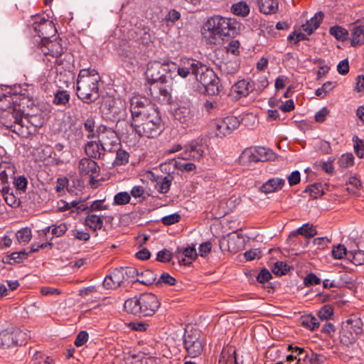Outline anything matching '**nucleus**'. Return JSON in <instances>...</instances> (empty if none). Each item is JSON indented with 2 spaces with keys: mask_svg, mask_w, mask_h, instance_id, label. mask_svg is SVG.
I'll return each instance as SVG.
<instances>
[{
  "mask_svg": "<svg viewBox=\"0 0 364 364\" xmlns=\"http://www.w3.org/2000/svg\"><path fill=\"white\" fill-rule=\"evenodd\" d=\"M27 99L16 93H8L0 97L1 123L20 136H25L28 128L24 127V121L34 127L42 124L40 117L25 109Z\"/></svg>",
  "mask_w": 364,
  "mask_h": 364,
  "instance_id": "1",
  "label": "nucleus"
},
{
  "mask_svg": "<svg viewBox=\"0 0 364 364\" xmlns=\"http://www.w3.org/2000/svg\"><path fill=\"white\" fill-rule=\"evenodd\" d=\"M130 112L134 127L140 129L142 135L154 136L161 124V117L157 107L151 100L141 95H134L130 99Z\"/></svg>",
  "mask_w": 364,
  "mask_h": 364,
  "instance_id": "2",
  "label": "nucleus"
},
{
  "mask_svg": "<svg viewBox=\"0 0 364 364\" xmlns=\"http://www.w3.org/2000/svg\"><path fill=\"white\" fill-rule=\"evenodd\" d=\"M240 31V23L234 18L213 16L202 27V36L209 44H221L226 38H233Z\"/></svg>",
  "mask_w": 364,
  "mask_h": 364,
  "instance_id": "3",
  "label": "nucleus"
},
{
  "mask_svg": "<svg viewBox=\"0 0 364 364\" xmlns=\"http://www.w3.org/2000/svg\"><path fill=\"white\" fill-rule=\"evenodd\" d=\"M100 76L92 69L81 70L77 80V95L84 102L95 101L99 97Z\"/></svg>",
  "mask_w": 364,
  "mask_h": 364,
  "instance_id": "4",
  "label": "nucleus"
},
{
  "mask_svg": "<svg viewBox=\"0 0 364 364\" xmlns=\"http://www.w3.org/2000/svg\"><path fill=\"white\" fill-rule=\"evenodd\" d=\"M104 109L107 110L114 119H117L116 129L118 136L138 134L139 136H149L147 134L142 135L140 129L134 127L133 124H129L124 117L126 115V102L121 98L111 99L104 105Z\"/></svg>",
  "mask_w": 364,
  "mask_h": 364,
  "instance_id": "5",
  "label": "nucleus"
},
{
  "mask_svg": "<svg viewBox=\"0 0 364 364\" xmlns=\"http://www.w3.org/2000/svg\"><path fill=\"white\" fill-rule=\"evenodd\" d=\"M160 306L157 296L151 293L141 294L124 301L125 311L137 316H153Z\"/></svg>",
  "mask_w": 364,
  "mask_h": 364,
  "instance_id": "6",
  "label": "nucleus"
},
{
  "mask_svg": "<svg viewBox=\"0 0 364 364\" xmlns=\"http://www.w3.org/2000/svg\"><path fill=\"white\" fill-rule=\"evenodd\" d=\"M183 342L186 351L191 358L198 356L203 351V342L200 339V333L197 329L186 330Z\"/></svg>",
  "mask_w": 364,
  "mask_h": 364,
  "instance_id": "7",
  "label": "nucleus"
},
{
  "mask_svg": "<svg viewBox=\"0 0 364 364\" xmlns=\"http://www.w3.org/2000/svg\"><path fill=\"white\" fill-rule=\"evenodd\" d=\"M168 65L162 64L159 61L149 62L147 65L146 71V79L150 84L160 82L164 84L167 82L166 73Z\"/></svg>",
  "mask_w": 364,
  "mask_h": 364,
  "instance_id": "8",
  "label": "nucleus"
},
{
  "mask_svg": "<svg viewBox=\"0 0 364 364\" xmlns=\"http://www.w3.org/2000/svg\"><path fill=\"white\" fill-rule=\"evenodd\" d=\"M363 321L360 318H350L346 321L343 328L342 336L346 337L345 342L354 343L357 336L363 331Z\"/></svg>",
  "mask_w": 364,
  "mask_h": 364,
  "instance_id": "9",
  "label": "nucleus"
},
{
  "mask_svg": "<svg viewBox=\"0 0 364 364\" xmlns=\"http://www.w3.org/2000/svg\"><path fill=\"white\" fill-rule=\"evenodd\" d=\"M240 124L239 119L235 116H228L222 119H219L214 122V127L217 131L215 136L229 135L239 127Z\"/></svg>",
  "mask_w": 364,
  "mask_h": 364,
  "instance_id": "10",
  "label": "nucleus"
},
{
  "mask_svg": "<svg viewBox=\"0 0 364 364\" xmlns=\"http://www.w3.org/2000/svg\"><path fill=\"white\" fill-rule=\"evenodd\" d=\"M40 49L44 55H50L55 58L60 56L64 52V48L60 43V41L57 39L54 41L42 40Z\"/></svg>",
  "mask_w": 364,
  "mask_h": 364,
  "instance_id": "11",
  "label": "nucleus"
},
{
  "mask_svg": "<svg viewBox=\"0 0 364 364\" xmlns=\"http://www.w3.org/2000/svg\"><path fill=\"white\" fill-rule=\"evenodd\" d=\"M78 169L81 174L89 175L90 176V183H93L94 178L97 176L100 173V167L97 164L90 158L82 159L78 164Z\"/></svg>",
  "mask_w": 364,
  "mask_h": 364,
  "instance_id": "12",
  "label": "nucleus"
},
{
  "mask_svg": "<svg viewBox=\"0 0 364 364\" xmlns=\"http://www.w3.org/2000/svg\"><path fill=\"white\" fill-rule=\"evenodd\" d=\"M245 154L250 155V159L252 161H266L274 159V153L264 146H257L255 148L247 149Z\"/></svg>",
  "mask_w": 364,
  "mask_h": 364,
  "instance_id": "13",
  "label": "nucleus"
},
{
  "mask_svg": "<svg viewBox=\"0 0 364 364\" xmlns=\"http://www.w3.org/2000/svg\"><path fill=\"white\" fill-rule=\"evenodd\" d=\"M34 29L42 40L49 39V36L56 31L53 22L45 18L41 19L39 23H35Z\"/></svg>",
  "mask_w": 364,
  "mask_h": 364,
  "instance_id": "14",
  "label": "nucleus"
},
{
  "mask_svg": "<svg viewBox=\"0 0 364 364\" xmlns=\"http://www.w3.org/2000/svg\"><path fill=\"white\" fill-rule=\"evenodd\" d=\"M124 279L122 270L115 269L109 275L107 276L103 281V286L107 289H116L120 286Z\"/></svg>",
  "mask_w": 364,
  "mask_h": 364,
  "instance_id": "15",
  "label": "nucleus"
},
{
  "mask_svg": "<svg viewBox=\"0 0 364 364\" xmlns=\"http://www.w3.org/2000/svg\"><path fill=\"white\" fill-rule=\"evenodd\" d=\"M284 184L285 180L284 178H272L263 183L259 190L265 194L272 193L281 190Z\"/></svg>",
  "mask_w": 364,
  "mask_h": 364,
  "instance_id": "16",
  "label": "nucleus"
},
{
  "mask_svg": "<svg viewBox=\"0 0 364 364\" xmlns=\"http://www.w3.org/2000/svg\"><path fill=\"white\" fill-rule=\"evenodd\" d=\"M298 235H304L306 237L311 238L317 235V231L313 225L305 223L296 231L291 232L287 240H292L294 238L296 237Z\"/></svg>",
  "mask_w": 364,
  "mask_h": 364,
  "instance_id": "17",
  "label": "nucleus"
},
{
  "mask_svg": "<svg viewBox=\"0 0 364 364\" xmlns=\"http://www.w3.org/2000/svg\"><path fill=\"white\" fill-rule=\"evenodd\" d=\"M85 151L90 158L100 159L102 155H104L105 148L99 142L90 141L85 145Z\"/></svg>",
  "mask_w": 364,
  "mask_h": 364,
  "instance_id": "18",
  "label": "nucleus"
},
{
  "mask_svg": "<svg viewBox=\"0 0 364 364\" xmlns=\"http://www.w3.org/2000/svg\"><path fill=\"white\" fill-rule=\"evenodd\" d=\"M16 171L15 166L10 161L0 162V181L2 184L8 182L10 176H13Z\"/></svg>",
  "mask_w": 364,
  "mask_h": 364,
  "instance_id": "19",
  "label": "nucleus"
},
{
  "mask_svg": "<svg viewBox=\"0 0 364 364\" xmlns=\"http://www.w3.org/2000/svg\"><path fill=\"white\" fill-rule=\"evenodd\" d=\"M181 63L187 68L190 74L198 75L200 70H204V65L195 59L185 58L181 60Z\"/></svg>",
  "mask_w": 364,
  "mask_h": 364,
  "instance_id": "20",
  "label": "nucleus"
},
{
  "mask_svg": "<svg viewBox=\"0 0 364 364\" xmlns=\"http://www.w3.org/2000/svg\"><path fill=\"white\" fill-rule=\"evenodd\" d=\"M323 18V14L321 11L317 12L314 17L301 26L303 31L309 35L311 34L319 26Z\"/></svg>",
  "mask_w": 364,
  "mask_h": 364,
  "instance_id": "21",
  "label": "nucleus"
},
{
  "mask_svg": "<svg viewBox=\"0 0 364 364\" xmlns=\"http://www.w3.org/2000/svg\"><path fill=\"white\" fill-rule=\"evenodd\" d=\"M232 90L236 92L240 97H246L253 90V86L250 82L242 80L237 81L233 85Z\"/></svg>",
  "mask_w": 364,
  "mask_h": 364,
  "instance_id": "22",
  "label": "nucleus"
},
{
  "mask_svg": "<svg viewBox=\"0 0 364 364\" xmlns=\"http://www.w3.org/2000/svg\"><path fill=\"white\" fill-rule=\"evenodd\" d=\"M259 11L264 14H276L279 9L277 0H259Z\"/></svg>",
  "mask_w": 364,
  "mask_h": 364,
  "instance_id": "23",
  "label": "nucleus"
},
{
  "mask_svg": "<svg viewBox=\"0 0 364 364\" xmlns=\"http://www.w3.org/2000/svg\"><path fill=\"white\" fill-rule=\"evenodd\" d=\"M204 68V70L200 71L198 75H196L195 77L203 87L212 82L213 80L215 81L217 77L213 70L208 68L205 65Z\"/></svg>",
  "mask_w": 364,
  "mask_h": 364,
  "instance_id": "24",
  "label": "nucleus"
},
{
  "mask_svg": "<svg viewBox=\"0 0 364 364\" xmlns=\"http://www.w3.org/2000/svg\"><path fill=\"white\" fill-rule=\"evenodd\" d=\"M85 223L94 231L100 230L103 225V220L101 216L95 214H89L85 220Z\"/></svg>",
  "mask_w": 364,
  "mask_h": 364,
  "instance_id": "25",
  "label": "nucleus"
},
{
  "mask_svg": "<svg viewBox=\"0 0 364 364\" xmlns=\"http://www.w3.org/2000/svg\"><path fill=\"white\" fill-rule=\"evenodd\" d=\"M364 43V26H358L353 28L351 33V45L361 46Z\"/></svg>",
  "mask_w": 364,
  "mask_h": 364,
  "instance_id": "26",
  "label": "nucleus"
},
{
  "mask_svg": "<svg viewBox=\"0 0 364 364\" xmlns=\"http://www.w3.org/2000/svg\"><path fill=\"white\" fill-rule=\"evenodd\" d=\"M228 249L232 252H237L242 247V237L240 235H235V232L228 235Z\"/></svg>",
  "mask_w": 364,
  "mask_h": 364,
  "instance_id": "27",
  "label": "nucleus"
},
{
  "mask_svg": "<svg viewBox=\"0 0 364 364\" xmlns=\"http://www.w3.org/2000/svg\"><path fill=\"white\" fill-rule=\"evenodd\" d=\"M15 346L12 331H3L0 333V348H8Z\"/></svg>",
  "mask_w": 364,
  "mask_h": 364,
  "instance_id": "28",
  "label": "nucleus"
},
{
  "mask_svg": "<svg viewBox=\"0 0 364 364\" xmlns=\"http://www.w3.org/2000/svg\"><path fill=\"white\" fill-rule=\"evenodd\" d=\"M173 181V176H167L157 181L156 189L161 193H166L170 189Z\"/></svg>",
  "mask_w": 364,
  "mask_h": 364,
  "instance_id": "29",
  "label": "nucleus"
},
{
  "mask_svg": "<svg viewBox=\"0 0 364 364\" xmlns=\"http://www.w3.org/2000/svg\"><path fill=\"white\" fill-rule=\"evenodd\" d=\"M231 11L235 15L246 16L250 13V7L247 3L240 1L233 4L231 7Z\"/></svg>",
  "mask_w": 364,
  "mask_h": 364,
  "instance_id": "30",
  "label": "nucleus"
},
{
  "mask_svg": "<svg viewBox=\"0 0 364 364\" xmlns=\"http://www.w3.org/2000/svg\"><path fill=\"white\" fill-rule=\"evenodd\" d=\"M12 333L14 336V344L17 346L24 345L28 338H30V336L25 331L16 329L12 331Z\"/></svg>",
  "mask_w": 364,
  "mask_h": 364,
  "instance_id": "31",
  "label": "nucleus"
},
{
  "mask_svg": "<svg viewBox=\"0 0 364 364\" xmlns=\"http://www.w3.org/2000/svg\"><path fill=\"white\" fill-rule=\"evenodd\" d=\"M16 237L18 243L27 244L32 237L31 230L28 228H23L17 231Z\"/></svg>",
  "mask_w": 364,
  "mask_h": 364,
  "instance_id": "32",
  "label": "nucleus"
},
{
  "mask_svg": "<svg viewBox=\"0 0 364 364\" xmlns=\"http://www.w3.org/2000/svg\"><path fill=\"white\" fill-rule=\"evenodd\" d=\"M174 117L176 120L181 123L186 122L191 118V113L188 108L181 107L177 108L174 112Z\"/></svg>",
  "mask_w": 364,
  "mask_h": 364,
  "instance_id": "33",
  "label": "nucleus"
},
{
  "mask_svg": "<svg viewBox=\"0 0 364 364\" xmlns=\"http://www.w3.org/2000/svg\"><path fill=\"white\" fill-rule=\"evenodd\" d=\"M156 280V275L151 270L146 269L139 274V282L149 285Z\"/></svg>",
  "mask_w": 364,
  "mask_h": 364,
  "instance_id": "34",
  "label": "nucleus"
},
{
  "mask_svg": "<svg viewBox=\"0 0 364 364\" xmlns=\"http://www.w3.org/2000/svg\"><path fill=\"white\" fill-rule=\"evenodd\" d=\"M329 33L331 35L334 36L337 40L345 41L348 35V31L338 26H335L330 28Z\"/></svg>",
  "mask_w": 364,
  "mask_h": 364,
  "instance_id": "35",
  "label": "nucleus"
},
{
  "mask_svg": "<svg viewBox=\"0 0 364 364\" xmlns=\"http://www.w3.org/2000/svg\"><path fill=\"white\" fill-rule=\"evenodd\" d=\"M301 324L303 326L310 329L311 331H314L319 327V322L317 318L311 315H307L302 317Z\"/></svg>",
  "mask_w": 364,
  "mask_h": 364,
  "instance_id": "36",
  "label": "nucleus"
},
{
  "mask_svg": "<svg viewBox=\"0 0 364 364\" xmlns=\"http://www.w3.org/2000/svg\"><path fill=\"white\" fill-rule=\"evenodd\" d=\"M70 100V95L67 91L58 90L53 98V103L57 105H65Z\"/></svg>",
  "mask_w": 364,
  "mask_h": 364,
  "instance_id": "37",
  "label": "nucleus"
},
{
  "mask_svg": "<svg viewBox=\"0 0 364 364\" xmlns=\"http://www.w3.org/2000/svg\"><path fill=\"white\" fill-rule=\"evenodd\" d=\"M338 164L339 167L342 168L350 167L354 164V156L350 153L344 154L339 158Z\"/></svg>",
  "mask_w": 364,
  "mask_h": 364,
  "instance_id": "38",
  "label": "nucleus"
},
{
  "mask_svg": "<svg viewBox=\"0 0 364 364\" xmlns=\"http://www.w3.org/2000/svg\"><path fill=\"white\" fill-rule=\"evenodd\" d=\"M186 151L195 159H200L203 155V149L201 146L191 144L186 146Z\"/></svg>",
  "mask_w": 364,
  "mask_h": 364,
  "instance_id": "39",
  "label": "nucleus"
},
{
  "mask_svg": "<svg viewBox=\"0 0 364 364\" xmlns=\"http://www.w3.org/2000/svg\"><path fill=\"white\" fill-rule=\"evenodd\" d=\"M335 85L336 83L335 82H331V81H327L323 85L322 87L318 88L316 90V95L318 96V97H320L321 98H323L324 97L326 96V95L331 91L333 90V88L335 87Z\"/></svg>",
  "mask_w": 364,
  "mask_h": 364,
  "instance_id": "40",
  "label": "nucleus"
},
{
  "mask_svg": "<svg viewBox=\"0 0 364 364\" xmlns=\"http://www.w3.org/2000/svg\"><path fill=\"white\" fill-rule=\"evenodd\" d=\"M273 273L277 275H284L289 270V267L284 262L278 261L274 263L272 269Z\"/></svg>",
  "mask_w": 364,
  "mask_h": 364,
  "instance_id": "41",
  "label": "nucleus"
},
{
  "mask_svg": "<svg viewBox=\"0 0 364 364\" xmlns=\"http://www.w3.org/2000/svg\"><path fill=\"white\" fill-rule=\"evenodd\" d=\"M331 252L333 257L336 259H341L345 255L349 257L348 252H347L346 247L341 244L334 246Z\"/></svg>",
  "mask_w": 364,
  "mask_h": 364,
  "instance_id": "42",
  "label": "nucleus"
},
{
  "mask_svg": "<svg viewBox=\"0 0 364 364\" xmlns=\"http://www.w3.org/2000/svg\"><path fill=\"white\" fill-rule=\"evenodd\" d=\"M349 257H352V262L355 265L364 264V251L358 250L355 252L349 251Z\"/></svg>",
  "mask_w": 364,
  "mask_h": 364,
  "instance_id": "43",
  "label": "nucleus"
},
{
  "mask_svg": "<svg viewBox=\"0 0 364 364\" xmlns=\"http://www.w3.org/2000/svg\"><path fill=\"white\" fill-rule=\"evenodd\" d=\"M130 195L127 192H119L114 196V205H125L130 201Z\"/></svg>",
  "mask_w": 364,
  "mask_h": 364,
  "instance_id": "44",
  "label": "nucleus"
},
{
  "mask_svg": "<svg viewBox=\"0 0 364 364\" xmlns=\"http://www.w3.org/2000/svg\"><path fill=\"white\" fill-rule=\"evenodd\" d=\"M87 136H95V123L93 118L90 117L83 124Z\"/></svg>",
  "mask_w": 364,
  "mask_h": 364,
  "instance_id": "45",
  "label": "nucleus"
},
{
  "mask_svg": "<svg viewBox=\"0 0 364 364\" xmlns=\"http://www.w3.org/2000/svg\"><path fill=\"white\" fill-rule=\"evenodd\" d=\"M77 208L81 210L95 211L105 210L107 207L103 205V200H95L92 202L90 207H85L84 205H81Z\"/></svg>",
  "mask_w": 364,
  "mask_h": 364,
  "instance_id": "46",
  "label": "nucleus"
},
{
  "mask_svg": "<svg viewBox=\"0 0 364 364\" xmlns=\"http://www.w3.org/2000/svg\"><path fill=\"white\" fill-rule=\"evenodd\" d=\"M176 280L174 277H171L168 273H163L156 281L157 285H161L163 284L173 286L175 285Z\"/></svg>",
  "mask_w": 364,
  "mask_h": 364,
  "instance_id": "47",
  "label": "nucleus"
},
{
  "mask_svg": "<svg viewBox=\"0 0 364 364\" xmlns=\"http://www.w3.org/2000/svg\"><path fill=\"white\" fill-rule=\"evenodd\" d=\"M127 279H130L133 282H139V272L134 267H126L124 269H122Z\"/></svg>",
  "mask_w": 364,
  "mask_h": 364,
  "instance_id": "48",
  "label": "nucleus"
},
{
  "mask_svg": "<svg viewBox=\"0 0 364 364\" xmlns=\"http://www.w3.org/2000/svg\"><path fill=\"white\" fill-rule=\"evenodd\" d=\"M4 198L6 204L12 208L18 207L20 204L19 199L16 197L12 193H4Z\"/></svg>",
  "mask_w": 364,
  "mask_h": 364,
  "instance_id": "49",
  "label": "nucleus"
},
{
  "mask_svg": "<svg viewBox=\"0 0 364 364\" xmlns=\"http://www.w3.org/2000/svg\"><path fill=\"white\" fill-rule=\"evenodd\" d=\"M288 350H291V354L287 355L286 356V361L291 362L294 360H297V364L300 361V358L297 359L296 355H294L293 353H296V355H299L304 352V349L298 346L293 347L291 345H289Z\"/></svg>",
  "mask_w": 364,
  "mask_h": 364,
  "instance_id": "50",
  "label": "nucleus"
},
{
  "mask_svg": "<svg viewBox=\"0 0 364 364\" xmlns=\"http://www.w3.org/2000/svg\"><path fill=\"white\" fill-rule=\"evenodd\" d=\"M117 132V129L113 130L112 128L105 125H100L95 129V136H100L101 134L112 135L113 134L119 136Z\"/></svg>",
  "mask_w": 364,
  "mask_h": 364,
  "instance_id": "51",
  "label": "nucleus"
},
{
  "mask_svg": "<svg viewBox=\"0 0 364 364\" xmlns=\"http://www.w3.org/2000/svg\"><path fill=\"white\" fill-rule=\"evenodd\" d=\"M129 161V154L127 151L119 150L117 152V156L114 160L115 165L121 166L125 164Z\"/></svg>",
  "mask_w": 364,
  "mask_h": 364,
  "instance_id": "52",
  "label": "nucleus"
},
{
  "mask_svg": "<svg viewBox=\"0 0 364 364\" xmlns=\"http://www.w3.org/2000/svg\"><path fill=\"white\" fill-rule=\"evenodd\" d=\"M51 228V233L56 237L63 235L68 230V227L65 223H60L59 225H53L49 227L48 230Z\"/></svg>",
  "mask_w": 364,
  "mask_h": 364,
  "instance_id": "53",
  "label": "nucleus"
},
{
  "mask_svg": "<svg viewBox=\"0 0 364 364\" xmlns=\"http://www.w3.org/2000/svg\"><path fill=\"white\" fill-rule=\"evenodd\" d=\"M321 279L314 273L308 274L304 279V284L306 287H311L321 284Z\"/></svg>",
  "mask_w": 364,
  "mask_h": 364,
  "instance_id": "54",
  "label": "nucleus"
},
{
  "mask_svg": "<svg viewBox=\"0 0 364 364\" xmlns=\"http://www.w3.org/2000/svg\"><path fill=\"white\" fill-rule=\"evenodd\" d=\"M355 152L359 158L364 157V140L356 138L353 143Z\"/></svg>",
  "mask_w": 364,
  "mask_h": 364,
  "instance_id": "55",
  "label": "nucleus"
},
{
  "mask_svg": "<svg viewBox=\"0 0 364 364\" xmlns=\"http://www.w3.org/2000/svg\"><path fill=\"white\" fill-rule=\"evenodd\" d=\"M172 259V253L167 249L159 251L156 255V260L160 262H168Z\"/></svg>",
  "mask_w": 364,
  "mask_h": 364,
  "instance_id": "56",
  "label": "nucleus"
},
{
  "mask_svg": "<svg viewBox=\"0 0 364 364\" xmlns=\"http://www.w3.org/2000/svg\"><path fill=\"white\" fill-rule=\"evenodd\" d=\"M14 185L18 191L25 192L27 188L28 181L23 176H20L15 178Z\"/></svg>",
  "mask_w": 364,
  "mask_h": 364,
  "instance_id": "57",
  "label": "nucleus"
},
{
  "mask_svg": "<svg viewBox=\"0 0 364 364\" xmlns=\"http://www.w3.org/2000/svg\"><path fill=\"white\" fill-rule=\"evenodd\" d=\"M333 314V309L328 305H325L318 311V316L321 320L328 319Z\"/></svg>",
  "mask_w": 364,
  "mask_h": 364,
  "instance_id": "58",
  "label": "nucleus"
},
{
  "mask_svg": "<svg viewBox=\"0 0 364 364\" xmlns=\"http://www.w3.org/2000/svg\"><path fill=\"white\" fill-rule=\"evenodd\" d=\"M181 216L178 213H173L161 218V222L165 225H170L179 221Z\"/></svg>",
  "mask_w": 364,
  "mask_h": 364,
  "instance_id": "59",
  "label": "nucleus"
},
{
  "mask_svg": "<svg viewBox=\"0 0 364 364\" xmlns=\"http://www.w3.org/2000/svg\"><path fill=\"white\" fill-rule=\"evenodd\" d=\"M28 252H26L25 250H22L20 252H16L11 254L9 256L10 260H13L15 263H19L22 260L27 258Z\"/></svg>",
  "mask_w": 364,
  "mask_h": 364,
  "instance_id": "60",
  "label": "nucleus"
},
{
  "mask_svg": "<svg viewBox=\"0 0 364 364\" xmlns=\"http://www.w3.org/2000/svg\"><path fill=\"white\" fill-rule=\"evenodd\" d=\"M219 79L216 77V80H213L212 82L205 85L204 87L205 88L206 92L209 95H215L219 92L218 87Z\"/></svg>",
  "mask_w": 364,
  "mask_h": 364,
  "instance_id": "61",
  "label": "nucleus"
},
{
  "mask_svg": "<svg viewBox=\"0 0 364 364\" xmlns=\"http://www.w3.org/2000/svg\"><path fill=\"white\" fill-rule=\"evenodd\" d=\"M261 255L262 252L259 249L250 250L244 253V257L248 261L253 260L256 258H259Z\"/></svg>",
  "mask_w": 364,
  "mask_h": 364,
  "instance_id": "62",
  "label": "nucleus"
},
{
  "mask_svg": "<svg viewBox=\"0 0 364 364\" xmlns=\"http://www.w3.org/2000/svg\"><path fill=\"white\" fill-rule=\"evenodd\" d=\"M88 337L89 336H88V333L87 331H80L77 334V336L75 338V345L77 347L84 345L87 341Z\"/></svg>",
  "mask_w": 364,
  "mask_h": 364,
  "instance_id": "63",
  "label": "nucleus"
},
{
  "mask_svg": "<svg viewBox=\"0 0 364 364\" xmlns=\"http://www.w3.org/2000/svg\"><path fill=\"white\" fill-rule=\"evenodd\" d=\"M261 31L264 33V36H267V37H274L276 34L274 27L272 23L262 25Z\"/></svg>",
  "mask_w": 364,
  "mask_h": 364,
  "instance_id": "64",
  "label": "nucleus"
}]
</instances>
